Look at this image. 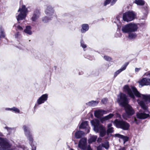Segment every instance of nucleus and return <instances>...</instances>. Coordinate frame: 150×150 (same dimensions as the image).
<instances>
[{"instance_id": "obj_1", "label": "nucleus", "mask_w": 150, "mask_h": 150, "mask_svg": "<svg viewBox=\"0 0 150 150\" xmlns=\"http://www.w3.org/2000/svg\"><path fill=\"white\" fill-rule=\"evenodd\" d=\"M124 91L127 93L131 98H135L134 95H135L136 96L141 97L145 101L148 100L150 102V96L141 94L135 87L132 86L131 89L128 86L126 85L124 86Z\"/></svg>"}, {"instance_id": "obj_2", "label": "nucleus", "mask_w": 150, "mask_h": 150, "mask_svg": "<svg viewBox=\"0 0 150 150\" xmlns=\"http://www.w3.org/2000/svg\"><path fill=\"white\" fill-rule=\"evenodd\" d=\"M91 123L93 127V130L96 132H100V137H103L106 134V131L103 125L100 124V122L98 120H92Z\"/></svg>"}, {"instance_id": "obj_3", "label": "nucleus", "mask_w": 150, "mask_h": 150, "mask_svg": "<svg viewBox=\"0 0 150 150\" xmlns=\"http://www.w3.org/2000/svg\"><path fill=\"white\" fill-rule=\"evenodd\" d=\"M114 123L116 127L124 130H128L130 127V124L127 122L123 120H115Z\"/></svg>"}, {"instance_id": "obj_4", "label": "nucleus", "mask_w": 150, "mask_h": 150, "mask_svg": "<svg viewBox=\"0 0 150 150\" xmlns=\"http://www.w3.org/2000/svg\"><path fill=\"white\" fill-rule=\"evenodd\" d=\"M136 15L134 12L133 11H128L123 13V20L127 22L132 21L135 18Z\"/></svg>"}, {"instance_id": "obj_5", "label": "nucleus", "mask_w": 150, "mask_h": 150, "mask_svg": "<svg viewBox=\"0 0 150 150\" xmlns=\"http://www.w3.org/2000/svg\"><path fill=\"white\" fill-rule=\"evenodd\" d=\"M18 12H20V13L18 16H16V17L17 20L18 21L25 18L28 12V9L25 5H23L21 8H19Z\"/></svg>"}, {"instance_id": "obj_6", "label": "nucleus", "mask_w": 150, "mask_h": 150, "mask_svg": "<svg viewBox=\"0 0 150 150\" xmlns=\"http://www.w3.org/2000/svg\"><path fill=\"white\" fill-rule=\"evenodd\" d=\"M0 145L1 147L0 150H12L10 149L11 145L5 138L0 137Z\"/></svg>"}, {"instance_id": "obj_7", "label": "nucleus", "mask_w": 150, "mask_h": 150, "mask_svg": "<svg viewBox=\"0 0 150 150\" xmlns=\"http://www.w3.org/2000/svg\"><path fill=\"white\" fill-rule=\"evenodd\" d=\"M117 101L120 105L122 106H125L128 104V100L127 96L125 94L121 93L118 96Z\"/></svg>"}, {"instance_id": "obj_8", "label": "nucleus", "mask_w": 150, "mask_h": 150, "mask_svg": "<svg viewBox=\"0 0 150 150\" xmlns=\"http://www.w3.org/2000/svg\"><path fill=\"white\" fill-rule=\"evenodd\" d=\"M125 113L123 115V117L124 119H126L127 118H129L130 116L133 115L134 111L132 107L128 104L125 106Z\"/></svg>"}, {"instance_id": "obj_9", "label": "nucleus", "mask_w": 150, "mask_h": 150, "mask_svg": "<svg viewBox=\"0 0 150 150\" xmlns=\"http://www.w3.org/2000/svg\"><path fill=\"white\" fill-rule=\"evenodd\" d=\"M23 128L24 132L25 135L29 140L30 144L32 143L33 141V139L29 127L26 125H24Z\"/></svg>"}, {"instance_id": "obj_10", "label": "nucleus", "mask_w": 150, "mask_h": 150, "mask_svg": "<svg viewBox=\"0 0 150 150\" xmlns=\"http://www.w3.org/2000/svg\"><path fill=\"white\" fill-rule=\"evenodd\" d=\"M48 97V95L47 94L42 95L37 100V103L38 104H36L35 106V108L37 107L39 105H40L44 103L45 101H46Z\"/></svg>"}, {"instance_id": "obj_11", "label": "nucleus", "mask_w": 150, "mask_h": 150, "mask_svg": "<svg viewBox=\"0 0 150 150\" xmlns=\"http://www.w3.org/2000/svg\"><path fill=\"white\" fill-rule=\"evenodd\" d=\"M87 140L86 138H81L79 141L78 147L82 149H85L86 147Z\"/></svg>"}, {"instance_id": "obj_12", "label": "nucleus", "mask_w": 150, "mask_h": 150, "mask_svg": "<svg viewBox=\"0 0 150 150\" xmlns=\"http://www.w3.org/2000/svg\"><path fill=\"white\" fill-rule=\"evenodd\" d=\"M40 15V11L38 10L35 11L31 18V20L33 22H36L37 20L39 18Z\"/></svg>"}, {"instance_id": "obj_13", "label": "nucleus", "mask_w": 150, "mask_h": 150, "mask_svg": "<svg viewBox=\"0 0 150 150\" xmlns=\"http://www.w3.org/2000/svg\"><path fill=\"white\" fill-rule=\"evenodd\" d=\"M54 13L53 8L50 6H48L45 11V14L49 16H52Z\"/></svg>"}, {"instance_id": "obj_14", "label": "nucleus", "mask_w": 150, "mask_h": 150, "mask_svg": "<svg viewBox=\"0 0 150 150\" xmlns=\"http://www.w3.org/2000/svg\"><path fill=\"white\" fill-rule=\"evenodd\" d=\"M139 83L142 86L145 85L150 86V79L144 78L140 80Z\"/></svg>"}, {"instance_id": "obj_15", "label": "nucleus", "mask_w": 150, "mask_h": 150, "mask_svg": "<svg viewBox=\"0 0 150 150\" xmlns=\"http://www.w3.org/2000/svg\"><path fill=\"white\" fill-rule=\"evenodd\" d=\"M130 33L136 31L138 28L137 25L133 23H130L129 24Z\"/></svg>"}, {"instance_id": "obj_16", "label": "nucleus", "mask_w": 150, "mask_h": 150, "mask_svg": "<svg viewBox=\"0 0 150 150\" xmlns=\"http://www.w3.org/2000/svg\"><path fill=\"white\" fill-rule=\"evenodd\" d=\"M149 116V114H146L145 113L140 112L137 114V117L140 119H144Z\"/></svg>"}, {"instance_id": "obj_17", "label": "nucleus", "mask_w": 150, "mask_h": 150, "mask_svg": "<svg viewBox=\"0 0 150 150\" xmlns=\"http://www.w3.org/2000/svg\"><path fill=\"white\" fill-rule=\"evenodd\" d=\"M105 112H106L105 111L101 110H96L94 112V114L95 116L98 118L100 116L105 114Z\"/></svg>"}, {"instance_id": "obj_18", "label": "nucleus", "mask_w": 150, "mask_h": 150, "mask_svg": "<svg viewBox=\"0 0 150 150\" xmlns=\"http://www.w3.org/2000/svg\"><path fill=\"white\" fill-rule=\"evenodd\" d=\"M128 64V63H126L120 69L118 70L115 73L114 76L116 77L120 73L123 71L125 70Z\"/></svg>"}, {"instance_id": "obj_19", "label": "nucleus", "mask_w": 150, "mask_h": 150, "mask_svg": "<svg viewBox=\"0 0 150 150\" xmlns=\"http://www.w3.org/2000/svg\"><path fill=\"white\" fill-rule=\"evenodd\" d=\"M114 136L115 137H117L122 139L124 141V144H125L126 142L128 141L129 138L125 136L119 134H114Z\"/></svg>"}, {"instance_id": "obj_20", "label": "nucleus", "mask_w": 150, "mask_h": 150, "mask_svg": "<svg viewBox=\"0 0 150 150\" xmlns=\"http://www.w3.org/2000/svg\"><path fill=\"white\" fill-rule=\"evenodd\" d=\"M139 104L141 108L144 110L145 112L148 113L149 112L148 110V107L145 105L144 102L143 101H140L139 102Z\"/></svg>"}, {"instance_id": "obj_21", "label": "nucleus", "mask_w": 150, "mask_h": 150, "mask_svg": "<svg viewBox=\"0 0 150 150\" xmlns=\"http://www.w3.org/2000/svg\"><path fill=\"white\" fill-rule=\"evenodd\" d=\"M122 30L124 33H130V31L129 24L122 26Z\"/></svg>"}, {"instance_id": "obj_22", "label": "nucleus", "mask_w": 150, "mask_h": 150, "mask_svg": "<svg viewBox=\"0 0 150 150\" xmlns=\"http://www.w3.org/2000/svg\"><path fill=\"white\" fill-rule=\"evenodd\" d=\"M114 116L113 114H110L108 115L100 118V121L103 123L104 121L108 120Z\"/></svg>"}, {"instance_id": "obj_23", "label": "nucleus", "mask_w": 150, "mask_h": 150, "mask_svg": "<svg viewBox=\"0 0 150 150\" xmlns=\"http://www.w3.org/2000/svg\"><path fill=\"white\" fill-rule=\"evenodd\" d=\"M84 135L83 132L81 131L76 132L75 134V137L76 139H79L83 136Z\"/></svg>"}, {"instance_id": "obj_24", "label": "nucleus", "mask_w": 150, "mask_h": 150, "mask_svg": "<svg viewBox=\"0 0 150 150\" xmlns=\"http://www.w3.org/2000/svg\"><path fill=\"white\" fill-rule=\"evenodd\" d=\"M89 29V26L88 24H83L82 25V29L81 32L82 33H85Z\"/></svg>"}, {"instance_id": "obj_25", "label": "nucleus", "mask_w": 150, "mask_h": 150, "mask_svg": "<svg viewBox=\"0 0 150 150\" xmlns=\"http://www.w3.org/2000/svg\"><path fill=\"white\" fill-rule=\"evenodd\" d=\"M31 27L30 26H27L26 27L25 29L24 30V32L26 34L30 35L32 34L31 31Z\"/></svg>"}, {"instance_id": "obj_26", "label": "nucleus", "mask_w": 150, "mask_h": 150, "mask_svg": "<svg viewBox=\"0 0 150 150\" xmlns=\"http://www.w3.org/2000/svg\"><path fill=\"white\" fill-rule=\"evenodd\" d=\"M88 126V123L87 121H84L82 122L79 128L80 129H85L87 128Z\"/></svg>"}, {"instance_id": "obj_27", "label": "nucleus", "mask_w": 150, "mask_h": 150, "mask_svg": "<svg viewBox=\"0 0 150 150\" xmlns=\"http://www.w3.org/2000/svg\"><path fill=\"white\" fill-rule=\"evenodd\" d=\"M98 103V101L92 100L87 103L86 104L90 106H94L97 105Z\"/></svg>"}, {"instance_id": "obj_28", "label": "nucleus", "mask_w": 150, "mask_h": 150, "mask_svg": "<svg viewBox=\"0 0 150 150\" xmlns=\"http://www.w3.org/2000/svg\"><path fill=\"white\" fill-rule=\"evenodd\" d=\"M97 136L95 135L91 136L88 139V142L89 143H91L96 141L97 138Z\"/></svg>"}, {"instance_id": "obj_29", "label": "nucleus", "mask_w": 150, "mask_h": 150, "mask_svg": "<svg viewBox=\"0 0 150 150\" xmlns=\"http://www.w3.org/2000/svg\"><path fill=\"white\" fill-rule=\"evenodd\" d=\"M134 3L137 5L142 6L144 4L145 2L143 0H135Z\"/></svg>"}, {"instance_id": "obj_30", "label": "nucleus", "mask_w": 150, "mask_h": 150, "mask_svg": "<svg viewBox=\"0 0 150 150\" xmlns=\"http://www.w3.org/2000/svg\"><path fill=\"white\" fill-rule=\"evenodd\" d=\"M143 9H144L145 12H144V17L142 18V19H145V18H146V16L147 14L148 13V7L147 5H145L144 8Z\"/></svg>"}, {"instance_id": "obj_31", "label": "nucleus", "mask_w": 150, "mask_h": 150, "mask_svg": "<svg viewBox=\"0 0 150 150\" xmlns=\"http://www.w3.org/2000/svg\"><path fill=\"white\" fill-rule=\"evenodd\" d=\"M137 37V35L134 33H129V34L128 38L130 39H134L135 38Z\"/></svg>"}, {"instance_id": "obj_32", "label": "nucleus", "mask_w": 150, "mask_h": 150, "mask_svg": "<svg viewBox=\"0 0 150 150\" xmlns=\"http://www.w3.org/2000/svg\"><path fill=\"white\" fill-rule=\"evenodd\" d=\"M52 17V16L50 18L47 16H45L42 18V21L44 23H47L49 22L51 19V18Z\"/></svg>"}, {"instance_id": "obj_33", "label": "nucleus", "mask_w": 150, "mask_h": 150, "mask_svg": "<svg viewBox=\"0 0 150 150\" xmlns=\"http://www.w3.org/2000/svg\"><path fill=\"white\" fill-rule=\"evenodd\" d=\"M103 147L106 149H108L109 147V144L108 142H106L101 144Z\"/></svg>"}, {"instance_id": "obj_34", "label": "nucleus", "mask_w": 150, "mask_h": 150, "mask_svg": "<svg viewBox=\"0 0 150 150\" xmlns=\"http://www.w3.org/2000/svg\"><path fill=\"white\" fill-rule=\"evenodd\" d=\"M5 37V35L4 32V30L1 27L0 29V37L1 38H4Z\"/></svg>"}, {"instance_id": "obj_35", "label": "nucleus", "mask_w": 150, "mask_h": 150, "mask_svg": "<svg viewBox=\"0 0 150 150\" xmlns=\"http://www.w3.org/2000/svg\"><path fill=\"white\" fill-rule=\"evenodd\" d=\"M114 132L113 128V127H110L108 128L107 130V133L108 134L109 133H112Z\"/></svg>"}, {"instance_id": "obj_36", "label": "nucleus", "mask_w": 150, "mask_h": 150, "mask_svg": "<svg viewBox=\"0 0 150 150\" xmlns=\"http://www.w3.org/2000/svg\"><path fill=\"white\" fill-rule=\"evenodd\" d=\"M81 45L83 49L86 48V45L84 43L83 40H82L80 42Z\"/></svg>"}, {"instance_id": "obj_37", "label": "nucleus", "mask_w": 150, "mask_h": 150, "mask_svg": "<svg viewBox=\"0 0 150 150\" xmlns=\"http://www.w3.org/2000/svg\"><path fill=\"white\" fill-rule=\"evenodd\" d=\"M15 38L18 39H19L21 37V35L20 33L17 32L15 35Z\"/></svg>"}, {"instance_id": "obj_38", "label": "nucleus", "mask_w": 150, "mask_h": 150, "mask_svg": "<svg viewBox=\"0 0 150 150\" xmlns=\"http://www.w3.org/2000/svg\"><path fill=\"white\" fill-rule=\"evenodd\" d=\"M103 58L107 61H110L112 60L111 57L107 56H104Z\"/></svg>"}, {"instance_id": "obj_39", "label": "nucleus", "mask_w": 150, "mask_h": 150, "mask_svg": "<svg viewBox=\"0 0 150 150\" xmlns=\"http://www.w3.org/2000/svg\"><path fill=\"white\" fill-rule=\"evenodd\" d=\"M12 110L18 113H19L20 112V110H19V109H18V108H16L13 107V108H12Z\"/></svg>"}, {"instance_id": "obj_40", "label": "nucleus", "mask_w": 150, "mask_h": 150, "mask_svg": "<svg viewBox=\"0 0 150 150\" xmlns=\"http://www.w3.org/2000/svg\"><path fill=\"white\" fill-rule=\"evenodd\" d=\"M5 128L7 129L9 133H11L12 130H14V129L13 128H12L6 127H5Z\"/></svg>"}, {"instance_id": "obj_41", "label": "nucleus", "mask_w": 150, "mask_h": 150, "mask_svg": "<svg viewBox=\"0 0 150 150\" xmlns=\"http://www.w3.org/2000/svg\"><path fill=\"white\" fill-rule=\"evenodd\" d=\"M111 0H106L104 3V6H106L108 4Z\"/></svg>"}, {"instance_id": "obj_42", "label": "nucleus", "mask_w": 150, "mask_h": 150, "mask_svg": "<svg viewBox=\"0 0 150 150\" xmlns=\"http://www.w3.org/2000/svg\"><path fill=\"white\" fill-rule=\"evenodd\" d=\"M101 102L103 104H105L107 103V99L106 98H104L102 100Z\"/></svg>"}, {"instance_id": "obj_43", "label": "nucleus", "mask_w": 150, "mask_h": 150, "mask_svg": "<svg viewBox=\"0 0 150 150\" xmlns=\"http://www.w3.org/2000/svg\"><path fill=\"white\" fill-rule=\"evenodd\" d=\"M103 146L102 144L100 145L97 147V150H103Z\"/></svg>"}, {"instance_id": "obj_44", "label": "nucleus", "mask_w": 150, "mask_h": 150, "mask_svg": "<svg viewBox=\"0 0 150 150\" xmlns=\"http://www.w3.org/2000/svg\"><path fill=\"white\" fill-rule=\"evenodd\" d=\"M133 122H135L136 123L138 124L139 123V120H137L135 117L134 118Z\"/></svg>"}, {"instance_id": "obj_45", "label": "nucleus", "mask_w": 150, "mask_h": 150, "mask_svg": "<svg viewBox=\"0 0 150 150\" xmlns=\"http://www.w3.org/2000/svg\"><path fill=\"white\" fill-rule=\"evenodd\" d=\"M121 36V34L120 32H119L118 33H117L115 34V36L117 38L120 37Z\"/></svg>"}, {"instance_id": "obj_46", "label": "nucleus", "mask_w": 150, "mask_h": 150, "mask_svg": "<svg viewBox=\"0 0 150 150\" xmlns=\"http://www.w3.org/2000/svg\"><path fill=\"white\" fill-rule=\"evenodd\" d=\"M117 0H112L110 3L111 5H113L116 2Z\"/></svg>"}, {"instance_id": "obj_47", "label": "nucleus", "mask_w": 150, "mask_h": 150, "mask_svg": "<svg viewBox=\"0 0 150 150\" xmlns=\"http://www.w3.org/2000/svg\"><path fill=\"white\" fill-rule=\"evenodd\" d=\"M32 147V150H36V147L34 145H33L32 144H31Z\"/></svg>"}, {"instance_id": "obj_48", "label": "nucleus", "mask_w": 150, "mask_h": 150, "mask_svg": "<svg viewBox=\"0 0 150 150\" xmlns=\"http://www.w3.org/2000/svg\"><path fill=\"white\" fill-rule=\"evenodd\" d=\"M17 28L18 30H23V28L20 26H18L17 27Z\"/></svg>"}, {"instance_id": "obj_49", "label": "nucleus", "mask_w": 150, "mask_h": 150, "mask_svg": "<svg viewBox=\"0 0 150 150\" xmlns=\"http://www.w3.org/2000/svg\"><path fill=\"white\" fill-rule=\"evenodd\" d=\"M112 126V124L111 123H110V124H108L107 125L108 128L112 127H111Z\"/></svg>"}, {"instance_id": "obj_50", "label": "nucleus", "mask_w": 150, "mask_h": 150, "mask_svg": "<svg viewBox=\"0 0 150 150\" xmlns=\"http://www.w3.org/2000/svg\"><path fill=\"white\" fill-rule=\"evenodd\" d=\"M140 68H136L135 69V71L136 72H137L139 71L140 69Z\"/></svg>"}, {"instance_id": "obj_51", "label": "nucleus", "mask_w": 150, "mask_h": 150, "mask_svg": "<svg viewBox=\"0 0 150 150\" xmlns=\"http://www.w3.org/2000/svg\"><path fill=\"white\" fill-rule=\"evenodd\" d=\"M19 150H25L24 146H23L19 148Z\"/></svg>"}, {"instance_id": "obj_52", "label": "nucleus", "mask_w": 150, "mask_h": 150, "mask_svg": "<svg viewBox=\"0 0 150 150\" xmlns=\"http://www.w3.org/2000/svg\"><path fill=\"white\" fill-rule=\"evenodd\" d=\"M118 150H125V147H121Z\"/></svg>"}, {"instance_id": "obj_53", "label": "nucleus", "mask_w": 150, "mask_h": 150, "mask_svg": "<svg viewBox=\"0 0 150 150\" xmlns=\"http://www.w3.org/2000/svg\"><path fill=\"white\" fill-rule=\"evenodd\" d=\"M87 150H92L90 146H88Z\"/></svg>"}, {"instance_id": "obj_54", "label": "nucleus", "mask_w": 150, "mask_h": 150, "mask_svg": "<svg viewBox=\"0 0 150 150\" xmlns=\"http://www.w3.org/2000/svg\"><path fill=\"white\" fill-rule=\"evenodd\" d=\"M12 108H6V110H12Z\"/></svg>"}, {"instance_id": "obj_55", "label": "nucleus", "mask_w": 150, "mask_h": 150, "mask_svg": "<svg viewBox=\"0 0 150 150\" xmlns=\"http://www.w3.org/2000/svg\"><path fill=\"white\" fill-rule=\"evenodd\" d=\"M116 18L117 19V20L118 21H119V16H117L116 17Z\"/></svg>"}, {"instance_id": "obj_56", "label": "nucleus", "mask_w": 150, "mask_h": 150, "mask_svg": "<svg viewBox=\"0 0 150 150\" xmlns=\"http://www.w3.org/2000/svg\"><path fill=\"white\" fill-rule=\"evenodd\" d=\"M87 129H88V132H87V133H88L89 132V128H87Z\"/></svg>"}, {"instance_id": "obj_57", "label": "nucleus", "mask_w": 150, "mask_h": 150, "mask_svg": "<svg viewBox=\"0 0 150 150\" xmlns=\"http://www.w3.org/2000/svg\"><path fill=\"white\" fill-rule=\"evenodd\" d=\"M70 150H74L73 149H71Z\"/></svg>"}, {"instance_id": "obj_58", "label": "nucleus", "mask_w": 150, "mask_h": 150, "mask_svg": "<svg viewBox=\"0 0 150 150\" xmlns=\"http://www.w3.org/2000/svg\"><path fill=\"white\" fill-rule=\"evenodd\" d=\"M130 150H133V149H131Z\"/></svg>"}]
</instances>
